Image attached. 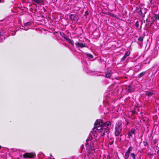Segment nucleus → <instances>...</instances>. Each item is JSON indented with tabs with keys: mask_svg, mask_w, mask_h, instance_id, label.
Instances as JSON below:
<instances>
[{
	"mask_svg": "<svg viewBox=\"0 0 159 159\" xmlns=\"http://www.w3.org/2000/svg\"><path fill=\"white\" fill-rule=\"evenodd\" d=\"M60 34L61 37L63 38L66 40V38H68L67 37H66V35L64 34L63 33H60Z\"/></svg>",
	"mask_w": 159,
	"mask_h": 159,
	"instance_id": "17",
	"label": "nucleus"
},
{
	"mask_svg": "<svg viewBox=\"0 0 159 159\" xmlns=\"http://www.w3.org/2000/svg\"><path fill=\"white\" fill-rule=\"evenodd\" d=\"M32 1L38 4H44V1L43 0H32Z\"/></svg>",
	"mask_w": 159,
	"mask_h": 159,
	"instance_id": "11",
	"label": "nucleus"
},
{
	"mask_svg": "<svg viewBox=\"0 0 159 159\" xmlns=\"http://www.w3.org/2000/svg\"><path fill=\"white\" fill-rule=\"evenodd\" d=\"M31 25L30 22H28L25 24V26L26 27L30 25Z\"/></svg>",
	"mask_w": 159,
	"mask_h": 159,
	"instance_id": "22",
	"label": "nucleus"
},
{
	"mask_svg": "<svg viewBox=\"0 0 159 159\" xmlns=\"http://www.w3.org/2000/svg\"><path fill=\"white\" fill-rule=\"evenodd\" d=\"M135 130L134 129H132L128 133V138L130 139L132 136V135L134 134Z\"/></svg>",
	"mask_w": 159,
	"mask_h": 159,
	"instance_id": "6",
	"label": "nucleus"
},
{
	"mask_svg": "<svg viewBox=\"0 0 159 159\" xmlns=\"http://www.w3.org/2000/svg\"><path fill=\"white\" fill-rule=\"evenodd\" d=\"M150 3L151 4H152L155 3V1H153V0H149Z\"/></svg>",
	"mask_w": 159,
	"mask_h": 159,
	"instance_id": "24",
	"label": "nucleus"
},
{
	"mask_svg": "<svg viewBox=\"0 0 159 159\" xmlns=\"http://www.w3.org/2000/svg\"><path fill=\"white\" fill-rule=\"evenodd\" d=\"M110 125L111 122L109 121H107L105 123H103V122L102 126L104 128H106V129L107 127Z\"/></svg>",
	"mask_w": 159,
	"mask_h": 159,
	"instance_id": "10",
	"label": "nucleus"
},
{
	"mask_svg": "<svg viewBox=\"0 0 159 159\" xmlns=\"http://www.w3.org/2000/svg\"><path fill=\"white\" fill-rule=\"evenodd\" d=\"M83 149V148H81V152L82 151Z\"/></svg>",
	"mask_w": 159,
	"mask_h": 159,
	"instance_id": "31",
	"label": "nucleus"
},
{
	"mask_svg": "<svg viewBox=\"0 0 159 159\" xmlns=\"http://www.w3.org/2000/svg\"><path fill=\"white\" fill-rule=\"evenodd\" d=\"M144 146H146L148 145V143L147 142H144Z\"/></svg>",
	"mask_w": 159,
	"mask_h": 159,
	"instance_id": "26",
	"label": "nucleus"
},
{
	"mask_svg": "<svg viewBox=\"0 0 159 159\" xmlns=\"http://www.w3.org/2000/svg\"><path fill=\"white\" fill-rule=\"evenodd\" d=\"M29 29H27L25 30H28Z\"/></svg>",
	"mask_w": 159,
	"mask_h": 159,
	"instance_id": "33",
	"label": "nucleus"
},
{
	"mask_svg": "<svg viewBox=\"0 0 159 159\" xmlns=\"http://www.w3.org/2000/svg\"><path fill=\"white\" fill-rule=\"evenodd\" d=\"M114 95V94L111 93V92H109L108 93H106L105 94V96L107 97H109L111 98H113V96Z\"/></svg>",
	"mask_w": 159,
	"mask_h": 159,
	"instance_id": "12",
	"label": "nucleus"
},
{
	"mask_svg": "<svg viewBox=\"0 0 159 159\" xmlns=\"http://www.w3.org/2000/svg\"><path fill=\"white\" fill-rule=\"evenodd\" d=\"M156 54H157V51H156Z\"/></svg>",
	"mask_w": 159,
	"mask_h": 159,
	"instance_id": "34",
	"label": "nucleus"
},
{
	"mask_svg": "<svg viewBox=\"0 0 159 159\" xmlns=\"http://www.w3.org/2000/svg\"><path fill=\"white\" fill-rule=\"evenodd\" d=\"M103 121L102 120H97L94 124V127L93 129V132L101 133V136H103L105 133L107 132L106 128H104L102 126Z\"/></svg>",
	"mask_w": 159,
	"mask_h": 159,
	"instance_id": "2",
	"label": "nucleus"
},
{
	"mask_svg": "<svg viewBox=\"0 0 159 159\" xmlns=\"http://www.w3.org/2000/svg\"><path fill=\"white\" fill-rule=\"evenodd\" d=\"M15 34H16V32H15L14 34H12V35H14Z\"/></svg>",
	"mask_w": 159,
	"mask_h": 159,
	"instance_id": "29",
	"label": "nucleus"
},
{
	"mask_svg": "<svg viewBox=\"0 0 159 159\" xmlns=\"http://www.w3.org/2000/svg\"><path fill=\"white\" fill-rule=\"evenodd\" d=\"M70 19L73 20H78V16L75 14H71L70 17Z\"/></svg>",
	"mask_w": 159,
	"mask_h": 159,
	"instance_id": "7",
	"label": "nucleus"
},
{
	"mask_svg": "<svg viewBox=\"0 0 159 159\" xmlns=\"http://www.w3.org/2000/svg\"><path fill=\"white\" fill-rule=\"evenodd\" d=\"M113 141H112L111 142H110V144L111 145L112 144H113Z\"/></svg>",
	"mask_w": 159,
	"mask_h": 159,
	"instance_id": "27",
	"label": "nucleus"
},
{
	"mask_svg": "<svg viewBox=\"0 0 159 159\" xmlns=\"http://www.w3.org/2000/svg\"><path fill=\"white\" fill-rule=\"evenodd\" d=\"M111 75V71L108 72L107 73H106L105 75V77L106 78H110V77Z\"/></svg>",
	"mask_w": 159,
	"mask_h": 159,
	"instance_id": "15",
	"label": "nucleus"
},
{
	"mask_svg": "<svg viewBox=\"0 0 159 159\" xmlns=\"http://www.w3.org/2000/svg\"><path fill=\"white\" fill-rule=\"evenodd\" d=\"M135 89L134 86L132 84H131L129 85L126 88V90L129 92H131L134 91L135 90Z\"/></svg>",
	"mask_w": 159,
	"mask_h": 159,
	"instance_id": "5",
	"label": "nucleus"
},
{
	"mask_svg": "<svg viewBox=\"0 0 159 159\" xmlns=\"http://www.w3.org/2000/svg\"><path fill=\"white\" fill-rule=\"evenodd\" d=\"M135 25L137 27H139V24L138 21L136 22Z\"/></svg>",
	"mask_w": 159,
	"mask_h": 159,
	"instance_id": "25",
	"label": "nucleus"
},
{
	"mask_svg": "<svg viewBox=\"0 0 159 159\" xmlns=\"http://www.w3.org/2000/svg\"><path fill=\"white\" fill-rule=\"evenodd\" d=\"M85 54L88 57H90V58H93V55L89 53H86Z\"/></svg>",
	"mask_w": 159,
	"mask_h": 159,
	"instance_id": "21",
	"label": "nucleus"
},
{
	"mask_svg": "<svg viewBox=\"0 0 159 159\" xmlns=\"http://www.w3.org/2000/svg\"><path fill=\"white\" fill-rule=\"evenodd\" d=\"M138 40L139 41H141V42H142L143 40V37H140L138 38Z\"/></svg>",
	"mask_w": 159,
	"mask_h": 159,
	"instance_id": "23",
	"label": "nucleus"
},
{
	"mask_svg": "<svg viewBox=\"0 0 159 159\" xmlns=\"http://www.w3.org/2000/svg\"><path fill=\"white\" fill-rule=\"evenodd\" d=\"M2 0H0V2H1Z\"/></svg>",
	"mask_w": 159,
	"mask_h": 159,
	"instance_id": "32",
	"label": "nucleus"
},
{
	"mask_svg": "<svg viewBox=\"0 0 159 159\" xmlns=\"http://www.w3.org/2000/svg\"><path fill=\"white\" fill-rule=\"evenodd\" d=\"M115 135L116 136H118L121 134L122 130V127L120 126H117L115 128Z\"/></svg>",
	"mask_w": 159,
	"mask_h": 159,
	"instance_id": "3",
	"label": "nucleus"
},
{
	"mask_svg": "<svg viewBox=\"0 0 159 159\" xmlns=\"http://www.w3.org/2000/svg\"><path fill=\"white\" fill-rule=\"evenodd\" d=\"M133 149V148L132 147H130L128 149L126 152L130 153V152L132 151Z\"/></svg>",
	"mask_w": 159,
	"mask_h": 159,
	"instance_id": "18",
	"label": "nucleus"
},
{
	"mask_svg": "<svg viewBox=\"0 0 159 159\" xmlns=\"http://www.w3.org/2000/svg\"><path fill=\"white\" fill-rule=\"evenodd\" d=\"M156 0H153V1H155V3H156Z\"/></svg>",
	"mask_w": 159,
	"mask_h": 159,
	"instance_id": "30",
	"label": "nucleus"
},
{
	"mask_svg": "<svg viewBox=\"0 0 159 159\" xmlns=\"http://www.w3.org/2000/svg\"><path fill=\"white\" fill-rule=\"evenodd\" d=\"M23 156L24 158H34L35 156V154L33 152L26 153L23 155Z\"/></svg>",
	"mask_w": 159,
	"mask_h": 159,
	"instance_id": "4",
	"label": "nucleus"
},
{
	"mask_svg": "<svg viewBox=\"0 0 159 159\" xmlns=\"http://www.w3.org/2000/svg\"><path fill=\"white\" fill-rule=\"evenodd\" d=\"M157 154L158 155V156H159V149L157 152Z\"/></svg>",
	"mask_w": 159,
	"mask_h": 159,
	"instance_id": "28",
	"label": "nucleus"
},
{
	"mask_svg": "<svg viewBox=\"0 0 159 159\" xmlns=\"http://www.w3.org/2000/svg\"><path fill=\"white\" fill-rule=\"evenodd\" d=\"M95 135L93 134L89 136L86 140L85 143L86 149L85 151L86 154L90 157H92L94 151V148L96 145V139Z\"/></svg>",
	"mask_w": 159,
	"mask_h": 159,
	"instance_id": "1",
	"label": "nucleus"
},
{
	"mask_svg": "<svg viewBox=\"0 0 159 159\" xmlns=\"http://www.w3.org/2000/svg\"><path fill=\"white\" fill-rule=\"evenodd\" d=\"M75 45L78 47L83 48L85 47L86 45L85 43H80L79 42H76L75 43Z\"/></svg>",
	"mask_w": 159,
	"mask_h": 159,
	"instance_id": "8",
	"label": "nucleus"
},
{
	"mask_svg": "<svg viewBox=\"0 0 159 159\" xmlns=\"http://www.w3.org/2000/svg\"><path fill=\"white\" fill-rule=\"evenodd\" d=\"M145 72H143L141 73L138 75V77L140 78L142 77L145 74Z\"/></svg>",
	"mask_w": 159,
	"mask_h": 159,
	"instance_id": "19",
	"label": "nucleus"
},
{
	"mask_svg": "<svg viewBox=\"0 0 159 159\" xmlns=\"http://www.w3.org/2000/svg\"><path fill=\"white\" fill-rule=\"evenodd\" d=\"M66 41H67L68 43L71 44L73 46L74 45V41L69 38H66Z\"/></svg>",
	"mask_w": 159,
	"mask_h": 159,
	"instance_id": "14",
	"label": "nucleus"
},
{
	"mask_svg": "<svg viewBox=\"0 0 159 159\" xmlns=\"http://www.w3.org/2000/svg\"><path fill=\"white\" fill-rule=\"evenodd\" d=\"M130 156L132 157L133 159H135V154L134 153H131L130 154Z\"/></svg>",
	"mask_w": 159,
	"mask_h": 159,
	"instance_id": "20",
	"label": "nucleus"
},
{
	"mask_svg": "<svg viewBox=\"0 0 159 159\" xmlns=\"http://www.w3.org/2000/svg\"><path fill=\"white\" fill-rule=\"evenodd\" d=\"M154 92L153 91H148L145 92V94L146 95L150 97L154 94Z\"/></svg>",
	"mask_w": 159,
	"mask_h": 159,
	"instance_id": "9",
	"label": "nucleus"
},
{
	"mask_svg": "<svg viewBox=\"0 0 159 159\" xmlns=\"http://www.w3.org/2000/svg\"><path fill=\"white\" fill-rule=\"evenodd\" d=\"M129 153L126 152L125 155V159H128L129 157Z\"/></svg>",
	"mask_w": 159,
	"mask_h": 159,
	"instance_id": "16",
	"label": "nucleus"
},
{
	"mask_svg": "<svg viewBox=\"0 0 159 159\" xmlns=\"http://www.w3.org/2000/svg\"><path fill=\"white\" fill-rule=\"evenodd\" d=\"M130 54V52H126V53L125 54L124 56H123V57L121 59V61H124L125 59L128 56H129Z\"/></svg>",
	"mask_w": 159,
	"mask_h": 159,
	"instance_id": "13",
	"label": "nucleus"
}]
</instances>
